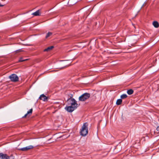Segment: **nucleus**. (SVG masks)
I'll return each instance as SVG.
<instances>
[{"label": "nucleus", "mask_w": 159, "mask_h": 159, "mask_svg": "<svg viewBox=\"0 0 159 159\" xmlns=\"http://www.w3.org/2000/svg\"><path fill=\"white\" fill-rule=\"evenodd\" d=\"M132 25L134 26V27L135 28V26H134V24H132Z\"/></svg>", "instance_id": "nucleus-24"}, {"label": "nucleus", "mask_w": 159, "mask_h": 159, "mask_svg": "<svg viewBox=\"0 0 159 159\" xmlns=\"http://www.w3.org/2000/svg\"><path fill=\"white\" fill-rule=\"evenodd\" d=\"M52 33H51V32H48V33L47 34V35H46V38H48V37H49L51 35H52Z\"/></svg>", "instance_id": "nucleus-16"}, {"label": "nucleus", "mask_w": 159, "mask_h": 159, "mask_svg": "<svg viewBox=\"0 0 159 159\" xmlns=\"http://www.w3.org/2000/svg\"><path fill=\"white\" fill-rule=\"evenodd\" d=\"M122 100L121 99H119L117 100L116 104L117 105H120L122 102Z\"/></svg>", "instance_id": "nucleus-12"}, {"label": "nucleus", "mask_w": 159, "mask_h": 159, "mask_svg": "<svg viewBox=\"0 0 159 159\" xmlns=\"http://www.w3.org/2000/svg\"><path fill=\"white\" fill-rule=\"evenodd\" d=\"M69 98L68 99H74L72 98L73 95L72 94H70L69 95Z\"/></svg>", "instance_id": "nucleus-18"}, {"label": "nucleus", "mask_w": 159, "mask_h": 159, "mask_svg": "<svg viewBox=\"0 0 159 159\" xmlns=\"http://www.w3.org/2000/svg\"><path fill=\"white\" fill-rule=\"evenodd\" d=\"M67 102L68 105L76 107H78V104L75 99H68Z\"/></svg>", "instance_id": "nucleus-3"}, {"label": "nucleus", "mask_w": 159, "mask_h": 159, "mask_svg": "<svg viewBox=\"0 0 159 159\" xmlns=\"http://www.w3.org/2000/svg\"><path fill=\"white\" fill-rule=\"evenodd\" d=\"M24 61V60H22V57H21L20 59V60L18 61L19 62H22V61Z\"/></svg>", "instance_id": "nucleus-19"}, {"label": "nucleus", "mask_w": 159, "mask_h": 159, "mask_svg": "<svg viewBox=\"0 0 159 159\" xmlns=\"http://www.w3.org/2000/svg\"><path fill=\"white\" fill-rule=\"evenodd\" d=\"M66 67V66H64V67H61V68H60V69H62L64 68H65V67Z\"/></svg>", "instance_id": "nucleus-22"}, {"label": "nucleus", "mask_w": 159, "mask_h": 159, "mask_svg": "<svg viewBox=\"0 0 159 159\" xmlns=\"http://www.w3.org/2000/svg\"><path fill=\"white\" fill-rule=\"evenodd\" d=\"M77 108V107H75L69 106L66 107L65 109L68 112H71L73 111Z\"/></svg>", "instance_id": "nucleus-7"}, {"label": "nucleus", "mask_w": 159, "mask_h": 159, "mask_svg": "<svg viewBox=\"0 0 159 159\" xmlns=\"http://www.w3.org/2000/svg\"><path fill=\"white\" fill-rule=\"evenodd\" d=\"M21 51H22L20 49H19L16 51V52H19Z\"/></svg>", "instance_id": "nucleus-20"}, {"label": "nucleus", "mask_w": 159, "mask_h": 159, "mask_svg": "<svg viewBox=\"0 0 159 159\" xmlns=\"http://www.w3.org/2000/svg\"><path fill=\"white\" fill-rule=\"evenodd\" d=\"M127 97V95L125 94H122L120 96V98L121 99H124L126 98Z\"/></svg>", "instance_id": "nucleus-15"}, {"label": "nucleus", "mask_w": 159, "mask_h": 159, "mask_svg": "<svg viewBox=\"0 0 159 159\" xmlns=\"http://www.w3.org/2000/svg\"><path fill=\"white\" fill-rule=\"evenodd\" d=\"M54 47L53 46H51L45 49L44 50V51H49L51 50H52L53 48Z\"/></svg>", "instance_id": "nucleus-13"}, {"label": "nucleus", "mask_w": 159, "mask_h": 159, "mask_svg": "<svg viewBox=\"0 0 159 159\" xmlns=\"http://www.w3.org/2000/svg\"><path fill=\"white\" fill-rule=\"evenodd\" d=\"M28 59H25V60H24V61H25L28 60Z\"/></svg>", "instance_id": "nucleus-23"}, {"label": "nucleus", "mask_w": 159, "mask_h": 159, "mask_svg": "<svg viewBox=\"0 0 159 159\" xmlns=\"http://www.w3.org/2000/svg\"><path fill=\"white\" fill-rule=\"evenodd\" d=\"M134 92V91L132 89H130L129 90H128L127 91V93L129 95H131Z\"/></svg>", "instance_id": "nucleus-14"}, {"label": "nucleus", "mask_w": 159, "mask_h": 159, "mask_svg": "<svg viewBox=\"0 0 159 159\" xmlns=\"http://www.w3.org/2000/svg\"><path fill=\"white\" fill-rule=\"evenodd\" d=\"M90 96V94L89 93H84L79 97V100L80 101H84L89 98Z\"/></svg>", "instance_id": "nucleus-2"}, {"label": "nucleus", "mask_w": 159, "mask_h": 159, "mask_svg": "<svg viewBox=\"0 0 159 159\" xmlns=\"http://www.w3.org/2000/svg\"><path fill=\"white\" fill-rule=\"evenodd\" d=\"M33 109H31L29 111H28L27 113L25 114V116L23 117V118L26 117L28 115H29V116L31 115Z\"/></svg>", "instance_id": "nucleus-9"}, {"label": "nucleus", "mask_w": 159, "mask_h": 159, "mask_svg": "<svg viewBox=\"0 0 159 159\" xmlns=\"http://www.w3.org/2000/svg\"><path fill=\"white\" fill-rule=\"evenodd\" d=\"M153 25L156 28H157L159 26V24L158 22L157 21H154L152 23Z\"/></svg>", "instance_id": "nucleus-11"}, {"label": "nucleus", "mask_w": 159, "mask_h": 159, "mask_svg": "<svg viewBox=\"0 0 159 159\" xmlns=\"http://www.w3.org/2000/svg\"><path fill=\"white\" fill-rule=\"evenodd\" d=\"M9 78L10 80L13 82H16L19 80V77L15 74H12L9 76Z\"/></svg>", "instance_id": "nucleus-4"}, {"label": "nucleus", "mask_w": 159, "mask_h": 159, "mask_svg": "<svg viewBox=\"0 0 159 159\" xmlns=\"http://www.w3.org/2000/svg\"><path fill=\"white\" fill-rule=\"evenodd\" d=\"M88 124L87 122L84 123L82 126L80 134L82 136H85L88 134Z\"/></svg>", "instance_id": "nucleus-1"}, {"label": "nucleus", "mask_w": 159, "mask_h": 159, "mask_svg": "<svg viewBox=\"0 0 159 159\" xmlns=\"http://www.w3.org/2000/svg\"><path fill=\"white\" fill-rule=\"evenodd\" d=\"M39 98L44 101H47L48 100V98L44 94H42L40 95Z\"/></svg>", "instance_id": "nucleus-8"}, {"label": "nucleus", "mask_w": 159, "mask_h": 159, "mask_svg": "<svg viewBox=\"0 0 159 159\" xmlns=\"http://www.w3.org/2000/svg\"><path fill=\"white\" fill-rule=\"evenodd\" d=\"M40 11H36L35 12L32 13V15L35 16H39L41 15V12Z\"/></svg>", "instance_id": "nucleus-10"}, {"label": "nucleus", "mask_w": 159, "mask_h": 159, "mask_svg": "<svg viewBox=\"0 0 159 159\" xmlns=\"http://www.w3.org/2000/svg\"><path fill=\"white\" fill-rule=\"evenodd\" d=\"M14 157L12 156H8L6 154L0 153V159H14Z\"/></svg>", "instance_id": "nucleus-5"}, {"label": "nucleus", "mask_w": 159, "mask_h": 159, "mask_svg": "<svg viewBox=\"0 0 159 159\" xmlns=\"http://www.w3.org/2000/svg\"><path fill=\"white\" fill-rule=\"evenodd\" d=\"M34 146L32 145H30L25 147L19 148L18 149L22 151H26L34 148Z\"/></svg>", "instance_id": "nucleus-6"}, {"label": "nucleus", "mask_w": 159, "mask_h": 159, "mask_svg": "<svg viewBox=\"0 0 159 159\" xmlns=\"http://www.w3.org/2000/svg\"><path fill=\"white\" fill-rule=\"evenodd\" d=\"M157 131H159V126L157 127Z\"/></svg>", "instance_id": "nucleus-21"}, {"label": "nucleus", "mask_w": 159, "mask_h": 159, "mask_svg": "<svg viewBox=\"0 0 159 159\" xmlns=\"http://www.w3.org/2000/svg\"><path fill=\"white\" fill-rule=\"evenodd\" d=\"M83 9H84L85 10H89V9H91L88 7H86L83 8Z\"/></svg>", "instance_id": "nucleus-17"}]
</instances>
